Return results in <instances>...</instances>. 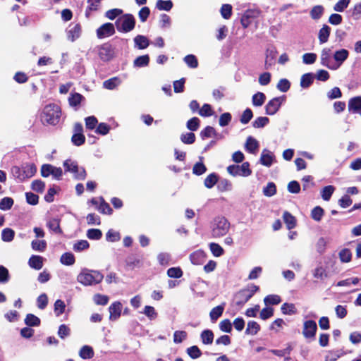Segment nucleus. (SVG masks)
Returning a JSON list of instances; mask_svg holds the SVG:
<instances>
[{"label": "nucleus", "instance_id": "obj_1", "mask_svg": "<svg viewBox=\"0 0 361 361\" xmlns=\"http://www.w3.org/2000/svg\"><path fill=\"white\" fill-rule=\"evenodd\" d=\"M230 222L223 216H217L210 223L211 235L214 238L226 235L230 230Z\"/></svg>", "mask_w": 361, "mask_h": 361}, {"label": "nucleus", "instance_id": "obj_2", "mask_svg": "<svg viewBox=\"0 0 361 361\" xmlns=\"http://www.w3.org/2000/svg\"><path fill=\"white\" fill-rule=\"evenodd\" d=\"M104 276L98 271L83 269L78 275L77 280L84 286H93L99 283Z\"/></svg>", "mask_w": 361, "mask_h": 361}, {"label": "nucleus", "instance_id": "obj_3", "mask_svg": "<svg viewBox=\"0 0 361 361\" xmlns=\"http://www.w3.org/2000/svg\"><path fill=\"white\" fill-rule=\"evenodd\" d=\"M60 117L61 109L58 105L50 104L44 108L42 114V120L44 123L56 125L59 122Z\"/></svg>", "mask_w": 361, "mask_h": 361}, {"label": "nucleus", "instance_id": "obj_4", "mask_svg": "<svg viewBox=\"0 0 361 361\" xmlns=\"http://www.w3.org/2000/svg\"><path fill=\"white\" fill-rule=\"evenodd\" d=\"M36 171V166L33 164H26L21 167L13 166L11 169L13 176L20 181L32 177Z\"/></svg>", "mask_w": 361, "mask_h": 361}, {"label": "nucleus", "instance_id": "obj_5", "mask_svg": "<svg viewBox=\"0 0 361 361\" xmlns=\"http://www.w3.org/2000/svg\"><path fill=\"white\" fill-rule=\"evenodd\" d=\"M115 25L118 32H129L134 29L135 20L133 15L125 14L116 20Z\"/></svg>", "mask_w": 361, "mask_h": 361}, {"label": "nucleus", "instance_id": "obj_6", "mask_svg": "<svg viewBox=\"0 0 361 361\" xmlns=\"http://www.w3.org/2000/svg\"><path fill=\"white\" fill-rule=\"evenodd\" d=\"M65 171L73 174L77 180H84L86 178V171L82 167H79L77 162L71 159H67L63 162Z\"/></svg>", "mask_w": 361, "mask_h": 361}, {"label": "nucleus", "instance_id": "obj_7", "mask_svg": "<svg viewBox=\"0 0 361 361\" xmlns=\"http://www.w3.org/2000/svg\"><path fill=\"white\" fill-rule=\"evenodd\" d=\"M228 173L232 176L247 177L252 174V170L250 169V164L244 162L241 165H230L227 167Z\"/></svg>", "mask_w": 361, "mask_h": 361}, {"label": "nucleus", "instance_id": "obj_8", "mask_svg": "<svg viewBox=\"0 0 361 361\" xmlns=\"http://www.w3.org/2000/svg\"><path fill=\"white\" fill-rule=\"evenodd\" d=\"M285 100V96L274 97L271 99L265 106L266 114L271 116L274 115L279 110Z\"/></svg>", "mask_w": 361, "mask_h": 361}, {"label": "nucleus", "instance_id": "obj_9", "mask_svg": "<svg viewBox=\"0 0 361 361\" xmlns=\"http://www.w3.org/2000/svg\"><path fill=\"white\" fill-rule=\"evenodd\" d=\"M320 63L322 66L333 71L334 52L331 48L325 47L322 50Z\"/></svg>", "mask_w": 361, "mask_h": 361}, {"label": "nucleus", "instance_id": "obj_10", "mask_svg": "<svg viewBox=\"0 0 361 361\" xmlns=\"http://www.w3.org/2000/svg\"><path fill=\"white\" fill-rule=\"evenodd\" d=\"M349 51L345 49H341L334 52L333 71L338 70L344 61L348 58Z\"/></svg>", "mask_w": 361, "mask_h": 361}, {"label": "nucleus", "instance_id": "obj_11", "mask_svg": "<svg viewBox=\"0 0 361 361\" xmlns=\"http://www.w3.org/2000/svg\"><path fill=\"white\" fill-rule=\"evenodd\" d=\"M41 174L43 177L51 175L54 178L59 180L63 174L62 169L51 164H44L41 168Z\"/></svg>", "mask_w": 361, "mask_h": 361}, {"label": "nucleus", "instance_id": "obj_12", "mask_svg": "<svg viewBox=\"0 0 361 361\" xmlns=\"http://www.w3.org/2000/svg\"><path fill=\"white\" fill-rule=\"evenodd\" d=\"M317 326L314 321L307 320L303 323L302 335L305 338H314L317 332Z\"/></svg>", "mask_w": 361, "mask_h": 361}, {"label": "nucleus", "instance_id": "obj_13", "mask_svg": "<svg viewBox=\"0 0 361 361\" xmlns=\"http://www.w3.org/2000/svg\"><path fill=\"white\" fill-rule=\"evenodd\" d=\"M96 33L99 39L108 37L115 33V27L111 23H106L97 29Z\"/></svg>", "mask_w": 361, "mask_h": 361}, {"label": "nucleus", "instance_id": "obj_14", "mask_svg": "<svg viewBox=\"0 0 361 361\" xmlns=\"http://www.w3.org/2000/svg\"><path fill=\"white\" fill-rule=\"evenodd\" d=\"M82 27L79 23L71 24L66 30L67 39L74 42L80 37Z\"/></svg>", "mask_w": 361, "mask_h": 361}, {"label": "nucleus", "instance_id": "obj_15", "mask_svg": "<svg viewBox=\"0 0 361 361\" xmlns=\"http://www.w3.org/2000/svg\"><path fill=\"white\" fill-rule=\"evenodd\" d=\"M99 56L102 61H109L113 57V50L110 45L103 44L99 49Z\"/></svg>", "mask_w": 361, "mask_h": 361}, {"label": "nucleus", "instance_id": "obj_16", "mask_svg": "<svg viewBox=\"0 0 361 361\" xmlns=\"http://www.w3.org/2000/svg\"><path fill=\"white\" fill-rule=\"evenodd\" d=\"M122 305L120 302H114L112 303L109 307V319L110 320H116L120 316L121 313Z\"/></svg>", "mask_w": 361, "mask_h": 361}, {"label": "nucleus", "instance_id": "obj_17", "mask_svg": "<svg viewBox=\"0 0 361 361\" xmlns=\"http://www.w3.org/2000/svg\"><path fill=\"white\" fill-rule=\"evenodd\" d=\"M274 160V155L271 151L268 150L267 149L262 150L260 157V163L262 165L269 167L271 166Z\"/></svg>", "mask_w": 361, "mask_h": 361}, {"label": "nucleus", "instance_id": "obj_18", "mask_svg": "<svg viewBox=\"0 0 361 361\" xmlns=\"http://www.w3.org/2000/svg\"><path fill=\"white\" fill-rule=\"evenodd\" d=\"M348 111L353 114L358 113L361 111V96L351 98L348 101Z\"/></svg>", "mask_w": 361, "mask_h": 361}, {"label": "nucleus", "instance_id": "obj_19", "mask_svg": "<svg viewBox=\"0 0 361 361\" xmlns=\"http://www.w3.org/2000/svg\"><path fill=\"white\" fill-rule=\"evenodd\" d=\"M258 11L255 10H247L243 15L240 23L244 28H247L250 24V18H254L258 16Z\"/></svg>", "mask_w": 361, "mask_h": 361}, {"label": "nucleus", "instance_id": "obj_20", "mask_svg": "<svg viewBox=\"0 0 361 361\" xmlns=\"http://www.w3.org/2000/svg\"><path fill=\"white\" fill-rule=\"evenodd\" d=\"M245 148L248 152L251 154H256L257 150L259 148V142L255 138L252 136H249L246 140Z\"/></svg>", "mask_w": 361, "mask_h": 361}, {"label": "nucleus", "instance_id": "obj_21", "mask_svg": "<svg viewBox=\"0 0 361 361\" xmlns=\"http://www.w3.org/2000/svg\"><path fill=\"white\" fill-rule=\"evenodd\" d=\"M44 258L39 255H32L28 260L29 266L36 270H39L43 267Z\"/></svg>", "mask_w": 361, "mask_h": 361}, {"label": "nucleus", "instance_id": "obj_22", "mask_svg": "<svg viewBox=\"0 0 361 361\" xmlns=\"http://www.w3.org/2000/svg\"><path fill=\"white\" fill-rule=\"evenodd\" d=\"M190 259L195 265L202 264L205 259V253L202 250H197L190 255Z\"/></svg>", "mask_w": 361, "mask_h": 361}, {"label": "nucleus", "instance_id": "obj_23", "mask_svg": "<svg viewBox=\"0 0 361 361\" xmlns=\"http://www.w3.org/2000/svg\"><path fill=\"white\" fill-rule=\"evenodd\" d=\"M133 40L135 43V47L137 48L138 49H146L149 44V39L144 35H138L134 38Z\"/></svg>", "mask_w": 361, "mask_h": 361}, {"label": "nucleus", "instance_id": "obj_24", "mask_svg": "<svg viewBox=\"0 0 361 361\" xmlns=\"http://www.w3.org/2000/svg\"><path fill=\"white\" fill-rule=\"evenodd\" d=\"M330 32L331 28L328 25H324L323 27L319 30L318 35L320 44H324L328 41Z\"/></svg>", "mask_w": 361, "mask_h": 361}, {"label": "nucleus", "instance_id": "obj_25", "mask_svg": "<svg viewBox=\"0 0 361 361\" xmlns=\"http://www.w3.org/2000/svg\"><path fill=\"white\" fill-rule=\"evenodd\" d=\"M47 227L49 230L52 231L55 233H62V230L60 228V221L58 219H51L47 223Z\"/></svg>", "mask_w": 361, "mask_h": 361}, {"label": "nucleus", "instance_id": "obj_26", "mask_svg": "<svg viewBox=\"0 0 361 361\" xmlns=\"http://www.w3.org/2000/svg\"><path fill=\"white\" fill-rule=\"evenodd\" d=\"M314 78V75L312 73L302 75L300 79V86L303 88H307L313 82Z\"/></svg>", "mask_w": 361, "mask_h": 361}, {"label": "nucleus", "instance_id": "obj_27", "mask_svg": "<svg viewBox=\"0 0 361 361\" xmlns=\"http://www.w3.org/2000/svg\"><path fill=\"white\" fill-rule=\"evenodd\" d=\"M224 305H225V304L223 303L222 305H218V306L214 307L211 310V312L209 313L211 320L216 321L218 319V318L222 315V314L224 312Z\"/></svg>", "mask_w": 361, "mask_h": 361}, {"label": "nucleus", "instance_id": "obj_28", "mask_svg": "<svg viewBox=\"0 0 361 361\" xmlns=\"http://www.w3.org/2000/svg\"><path fill=\"white\" fill-rule=\"evenodd\" d=\"M75 262V257L71 252H65L60 258V262L66 266H71Z\"/></svg>", "mask_w": 361, "mask_h": 361}, {"label": "nucleus", "instance_id": "obj_29", "mask_svg": "<svg viewBox=\"0 0 361 361\" xmlns=\"http://www.w3.org/2000/svg\"><path fill=\"white\" fill-rule=\"evenodd\" d=\"M88 6L85 11L86 18H90L92 11H96L99 8L100 4L98 0H87Z\"/></svg>", "mask_w": 361, "mask_h": 361}, {"label": "nucleus", "instance_id": "obj_30", "mask_svg": "<svg viewBox=\"0 0 361 361\" xmlns=\"http://www.w3.org/2000/svg\"><path fill=\"white\" fill-rule=\"evenodd\" d=\"M202 342L205 345L212 344L214 340V334L211 330H204L200 335Z\"/></svg>", "mask_w": 361, "mask_h": 361}, {"label": "nucleus", "instance_id": "obj_31", "mask_svg": "<svg viewBox=\"0 0 361 361\" xmlns=\"http://www.w3.org/2000/svg\"><path fill=\"white\" fill-rule=\"evenodd\" d=\"M283 221L286 224L288 229L293 228L296 225L295 218L288 212H285L283 215Z\"/></svg>", "mask_w": 361, "mask_h": 361}, {"label": "nucleus", "instance_id": "obj_32", "mask_svg": "<svg viewBox=\"0 0 361 361\" xmlns=\"http://www.w3.org/2000/svg\"><path fill=\"white\" fill-rule=\"evenodd\" d=\"M149 62V57L146 54L137 57L133 61V65L137 68L145 67L148 66Z\"/></svg>", "mask_w": 361, "mask_h": 361}, {"label": "nucleus", "instance_id": "obj_33", "mask_svg": "<svg viewBox=\"0 0 361 361\" xmlns=\"http://www.w3.org/2000/svg\"><path fill=\"white\" fill-rule=\"evenodd\" d=\"M266 99L264 93L258 92L252 96V102L255 106H261L263 105Z\"/></svg>", "mask_w": 361, "mask_h": 361}, {"label": "nucleus", "instance_id": "obj_34", "mask_svg": "<svg viewBox=\"0 0 361 361\" xmlns=\"http://www.w3.org/2000/svg\"><path fill=\"white\" fill-rule=\"evenodd\" d=\"M15 236V231L9 228H6L2 230L1 232V240L4 242H11Z\"/></svg>", "mask_w": 361, "mask_h": 361}, {"label": "nucleus", "instance_id": "obj_35", "mask_svg": "<svg viewBox=\"0 0 361 361\" xmlns=\"http://www.w3.org/2000/svg\"><path fill=\"white\" fill-rule=\"evenodd\" d=\"M260 329V326L255 321L247 323L245 334L248 335H256Z\"/></svg>", "mask_w": 361, "mask_h": 361}, {"label": "nucleus", "instance_id": "obj_36", "mask_svg": "<svg viewBox=\"0 0 361 361\" xmlns=\"http://www.w3.org/2000/svg\"><path fill=\"white\" fill-rule=\"evenodd\" d=\"M31 247L33 250L42 252L45 250L47 243L44 240H34L31 243Z\"/></svg>", "mask_w": 361, "mask_h": 361}, {"label": "nucleus", "instance_id": "obj_37", "mask_svg": "<svg viewBox=\"0 0 361 361\" xmlns=\"http://www.w3.org/2000/svg\"><path fill=\"white\" fill-rule=\"evenodd\" d=\"M351 18L355 20L361 18V4L357 3L348 11Z\"/></svg>", "mask_w": 361, "mask_h": 361}, {"label": "nucleus", "instance_id": "obj_38", "mask_svg": "<svg viewBox=\"0 0 361 361\" xmlns=\"http://www.w3.org/2000/svg\"><path fill=\"white\" fill-rule=\"evenodd\" d=\"M121 83L119 78L114 77L109 80H105L103 82V87L107 90H114Z\"/></svg>", "mask_w": 361, "mask_h": 361}, {"label": "nucleus", "instance_id": "obj_39", "mask_svg": "<svg viewBox=\"0 0 361 361\" xmlns=\"http://www.w3.org/2000/svg\"><path fill=\"white\" fill-rule=\"evenodd\" d=\"M335 187L333 185H327L322 188L321 190V196L325 201H329L334 192L335 191Z\"/></svg>", "mask_w": 361, "mask_h": 361}, {"label": "nucleus", "instance_id": "obj_40", "mask_svg": "<svg viewBox=\"0 0 361 361\" xmlns=\"http://www.w3.org/2000/svg\"><path fill=\"white\" fill-rule=\"evenodd\" d=\"M156 7L159 11H170L173 7V3L171 0H158L156 3Z\"/></svg>", "mask_w": 361, "mask_h": 361}, {"label": "nucleus", "instance_id": "obj_41", "mask_svg": "<svg viewBox=\"0 0 361 361\" xmlns=\"http://www.w3.org/2000/svg\"><path fill=\"white\" fill-rule=\"evenodd\" d=\"M25 323L29 326H38L40 324V319L32 314H27L25 319Z\"/></svg>", "mask_w": 361, "mask_h": 361}, {"label": "nucleus", "instance_id": "obj_42", "mask_svg": "<svg viewBox=\"0 0 361 361\" xmlns=\"http://www.w3.org/2000/svg\"><path fill=\"white\" fill-rule=\"evenodd\" d=\"M236 298L238 299L237 305H240L247 302L251 298V296L247 293V291L243 289L238 293Z\"/></svg>", "mask_w": 361, "mask_h": 361}, {"label": "nucleus", "instance_id": "obj_43", "mask_svg": "<svg viewBox=\"0 0 361 361\" xmlns=\"http://www.w3.org/2000/svg\"><path fill=\"white\" fill-rule=\"evenodd\" d=\"M324 13V7L321 5L314 6L310 11V16L314 20L319 19Z\"/></svg>", "mask_w": 361, "mask_h": 361}, {"label": "nucleus", "instance_id": "obj_44", "mask_svg": "<svg viewBox=\"0 0 361 361\" xmlns=\"http://www.w3.org/2000/svg\"><path fill=\"white\" fill-rule=\"evenodd\" d=\"M83 99L82 95L79 93L72 94L68 98L69 104L71 106H77L81 103Z\"/></svg>", "mask_w": 361, "mask_h": 361}, {"label": "nucleus", "instance_id": "obj_45", "mask_svg": "<svg viewBox=\"0 0 361 361\" xmlns=\"http://www.w3.org/2000/svg\"><path fill=\"white\" fill-rule=\"evenodd\" d=\"M142 313L146 315L150 320H154L157 317V312L154 307L149 305H146Z\"/></svg>", "mask_w": 361, "mask_h": 361}, {"label": "nucleus", "instance_id": "obj_46", "mask_svg": "<svg viewBox=\"0 0 361 361\" xmlns=\"http://www.w3.org/2000/svg\"><path fill=\"white\" fill-rule=\"evenodd\" d=\"M79 355L82 359H90L93 356L94 353L91 347L85 345L80 349Z\"/></svg>", "mask_w": 361, "mask_h": 361}, {"label": "nucleus", "instance_id": "obj_47", "mask_svg": "<svg viewBox=\"0 0 361 361\" xmlns=\"http://www.w3.org/2000/svg\"><path fill=\"white\" fill-rule=\"evenodd\" d=\"M13 204V200L11 197H4L0 201V209L6 211L10 209Z\"/></svg>", "mask_w": 361, "mask_h": 361}, {"label": "nucleus", "instance_id": "obj_48", "mask_svg": "<svg viewBox=\"0 0 361 361\" xmlns=\"http://www.w3.org/2000/svg\"><path fill=\"white\" fill-rule=\"evenodd\" d=\"M269 119L267 117L260 116V117L257 118L252 122V126L255 128H263L269 123Z\"/></svg>", "mask_w": 361, "mask_h": 361}, {"label": "nucleus", "instance_id": "obj_49", "mask_svg": "<svg viewBox=\"0 0 361 361\" xmlns=\"http://www.w3.org/2000/svg\"><path fill=\"white\" fill-rule=\"evenodd\" d=\"M102 236V233L99 229L91 228L87 231V237L90 240H99Z\"/></svg>", "mask_w": 361, "mask_h": 361}, {"label": "nucleus", "instance_id": "obj_50", "mask_svg": "<svg viewBox=\"0 0 361 361\" xmlns=\"http://www.w3.org/2000/svg\"><path fill=\"white\" fill-rule=\"evenodd\" d=\"M200 119L197 117H193L188 121L187 128L191 131L197 130L200 127Z\"/></svg>", "mask_w": 361, "mask_h": 361}, {"label": "nucleus", "instance_id": "obj_51", "mask_svg": "<svg viewBox=\"0 0 361 361\" xmlns=\"http://www.w3.org/2000/svg\"><path fill=\"white\" fill-rule=\"evenodd\" d=\"M313 276L316 279H323L327 277V274L324 267L322 265L317 266L313 271Z\"/></svg>", "mask_w": 361, "mask_h": 361}, {"label": "nucleus", "instance_id": "obj_52", "mask_svg": "<svg viewBox=\"0 0 361 361\" xmlns=\"http://www.w3.org/2000/svg\"><path fill=\"white\" fill-rule=\"evenodd\" d=\"M281 300L278 295H269L264 298V302L265 305H278L281 302Z\"/></svg>", "mask_w": 361, "mask_h": 361}, {"label": "nucleus", "instance_id": "obj_53", "mask_svg": "<svg viewBox=\"0 0 361 361\" xmlns=\"http://www.w3.org/2000/svg\"><path fill=\"white\" fill-rule=\"evenodd\" d=\"M218 177L215 173H211L204 180V185L207 188H212L216 183Z\"/></svg>", "mask_w": 361, "mask_h": 361}, {"label": "nucleus", "instance_id": "obj_54", "mask_svg": "<svg viewBox=\"0 0 361 361\" xmlns=\"http://www.w3.org/2000/svg\"><path fill=\"white\" fill-rule=\"evenodd\" d=\"M199 114L203 117H209L213 115V110L211 105L204 104L201 109H199Z\"/></svg>", "mask_w": 361, "mask_h": 361}, {"label": "nucleus", "instance_id": "obj_55", "mask_svg": "<svg viewBox=\"0 0 361 361\" xmlns=\"http://www.w3.org/2000/svg\"><path fill=\"white\" fill-rule=\"evenodd\" d=\"M324 215V209L320 207H315L311 212V217L316 221H319Z\"/></svg>", "mask_w": 361, "mask_h": 361}, {"label": "nucleus", "instance_id": "obj_56", "mask_svg": "<svg viewBox=\"0 0 361 361\" xmlns=\"http://www.w3.org/2000/svg\"><path fill=\"white\" fill-rule=\"evenodd\" d=\"M276 192V185L274 183H269L263 189V194L267 197H271Z\"/></svg>", "mask_w": 361, "mask_h": 361}, {"label": "nucleus", "instance_id": "obj_57", "mask_svg": "<svg viewBox=\"0 0 361 361\" xmlns=\"http://www.w3.org/2000/svg\"><path fill=\"white\" fill-rule=\"evenodd\" d=\"M167 275L170 278L179 279L183 276V271L180 267H171L168 269Z\"/></svg>", "mask_w": 361, "mask_h": 361}, {"label": "nucleus", "instance_id": "obj_58", "mask_svg": "<svg viewBox=\"0 0 361 361\" xmlns=\"http://www.w3.org/2000/svg\"><path fill=\"white\" fill-rule=\"evenodd\" d=\"M66 308V305L64 302L61 300H56L54 303V313L56 317L60 316L62 313H63Z\"/></svg>", "mask_w": 361, "mask_h": 361}, {"label": "nucleus", "instance_id": "obj_59", "mask_svg": "<svg viewBox=\"0 0 361 361\" xmlns=\"http://www.w3.org/2000/svg\"><path fill=\"white\" fill-rule=\"evenodd\" d=\"M253 116L252 111L250 109H246L242 114L240 121L243 124H247L250 122Z\"/></svg>", "mask_w": 361, "mask_h": 361}, {"label": "nucleus", "instance_id": "obj_60", "mask_svg": "<svg viewBox=\"0 0 361 361\" xmlns=\"http://www.w3.org/2000/svg\"><path fill=\"white\" fill-rule=\"evenodd\" d=\"M221 15L224 19H229L232 14V6L230 4H223L221 10Z\"/></svg>", "mask_w": 361, "mask_h": 361}, {"label": "nucleus", "instance_id": "obj_61", "mask_svg": "<svg viewBox=\"0 0 361 361\" xmlns=\"http://www.w3.org/2000/svg\"><path fill=\"white\" fill-rule=\"evenodd\" d=\"M106 238L109 242H117L120 240L121 235L118 232L110 229L106 234Z\"/></svg>", "mask_w": 361, "mask_h": 361}, {"label": "nucleus", "instance_id": "obj_62", "mask_svg": "<svg viewBox=\"0 0 361 361\" xmlns=\"http://www.w3.org/2000/svg\"><path fill=\"white\" fill-rule=\"evenodd\" d=\"M93 300L95 304L98 305H105L109 302V297L107 295L98 293L94 295Z\"/></svg>", "mask_w": 361, "mask_h": 361}, {"label": "nucleus", "instance_id": "obj_63", "mask_svg": "<svg viewBox=\"0 0 361 361\" xmlns=\"http://www.w3.org/2000/svg\"><path fill=\"white\" fill-rule=\"evenodd\" d=\"M209 248H210V250H211L212 253L215 257H220L224 253L223 248L219 244H217V243H211L209 244Z\"/></svg>", "mask_w": 361, "mask_h": 361}, {"label": "nucleus", "instance_id": "obj_64", "mask_svg": "<svg viewBox=\"0 0 361 361\" xmlns=\"http://www.w3.org/2000/svg\"><path fill=\"white\" fill-rule=\"evenodd\" d=\"M184 61L190 68H195L198 66V61H197V58L194 55H192V54L187 55L184 58Z\"/></svg>", "mask_w": 361, "mask_h": 361}]
</instances>
